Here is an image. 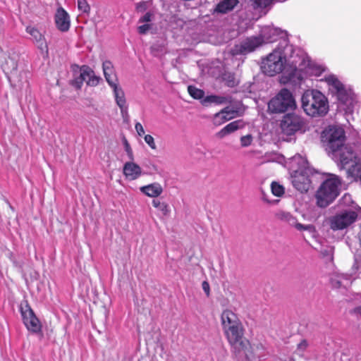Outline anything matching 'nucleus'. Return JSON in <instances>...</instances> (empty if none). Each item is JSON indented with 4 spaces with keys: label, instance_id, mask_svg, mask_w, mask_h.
<instances>
[{
    "label": "nucleus",
    "instance_id": "f257e3e1",
    "mask_svg": "<svg viewBox=\"0 0 361 361\" xmlns=\"http://www.w3.org/2000/svg\"><path fill=\"white\" fill-rule=\"evenodd\" d=\"M286 61V58L283 51L275 49L262 60L261 68L264 74L269 76H274L284 71L280 78L281 83L300 85L302 80L300 71L295 65L289 68L285 66Z\"/></svg>",
    "mask_w": 361,
    "mask_h": 361
},
{
    "label": "nucleus",
    "instance_id": "f03ea898",
    "mask_svg": "<svg viewBox=\"0 0 361 361\" xmlns=\"http://www.w3.org/2000/svg\"><path fill=\"white\" fill-rule=\"evenodd\" d=\"M223 331L228 343L233 348L235 355L243 352L246 358L250 360L247 353L250 343L244 336V328L242 322Z\"/></svg>",
    "mask_w": 361,
    "mask_h": 361
},
{
    "label": "nucleus",
    "instance_id": "7ed1b4c3",
    "mask_svg": "<svg viewBox=\"0 0 361 361\" xmlns=\"http://www.w3.org/2000/svg\"><path fill=\"white\" fill-rule=\"evenodd\" d=\"M341 185L339 178L334 176L326 179L317 190V207H326L338 195V187Z\"/></svg>",
    "mask_w": 361,
    "mask_h": 361
},
{
    "label": "nucleus",
    "instance_id": "20e7f679",
    "mask_svg": "<svg viewBox=\"0 0 361 361\" xmlns=\"http://www.w3.org/2000/svg\"><path fill=\"white\" fill-rule=\"evenodd\" d=\"M295 106L293 96L286 88L281 89L268 103V109L273 114L283 113Z\"/></svg>",
    "mask_w": 361,
    "mask_h": 361
},
{
    "label": "nucleus",
    "instance_id": "39448f33",
    "mask_svg": "<svg viewBox=\"0 0 361 361\" xmlns=\"http://www.w3.org/2000/svg\"><path fill=\"white\" fill-rule=\"evenodd\" d=\"M322 137V141L326 143L333 152L345 147V133L341 127L330 126L329 129L323 131Z\"/></svg>",
    "mask_w": 361,
    "mask_h": 361
},
{
    "label": "nucleus",
    "instance_id": "423d86ee",
    "mask_svg": "<svg viewBox=\"0 0 361 361\" xmlns=\"http://www.w3.org/2000/svg\"><path fill=\"white\" fill-rule=\"evenodd\" d=\"M20 311L23 320V323L27 329L35 334L41 333V322L36 317L35 312L27 301L20 304Z\"/></svg>",
    "mask_w": 361,
    "mask_h": 361
},
{
    "label": "nucleus",
    "instance_id": "0eeeda50",
    "mask_svg": "<svg viewBox=\"0 0 361 361\" xmlns=\"http://www.w3.org/2000/svg\"><path fill=\"white\" fill-rule=\"evenodd\" d=\"M357 213L353 210L342 212L331 219V228L333 230H343L353 224L357 220Z\"/></svg>",
    "mask_w": 361,
    "mask_h": 361
},
{
    "label": "nucleus",
    "instance_id": "6e6552de",
    "mask_svg": "<svg viewBox=\"0 0 361 361\" xmlns=\"http://www.w3.org/2000/svg\"><path fill=\"white\" fill-rule=\"evenodd\" d=\"M302 126V118L295 114H287L283 116L280 124L282 133L286 135H294Z\"/></svg>",
    "mask_w": 361,
    "mask_h": 361
},
{
    "label": "nucleus",
    "instance_id": "1a4fd4ad",
    "mask_svg": "<svg viewBox=\"0 0 361 361\" xmlns=\"http://www.w3.org/2000/svg\"><path fill=\"white\" fill-rule=\"evenodd\" d=\"M274 217L276 220L282 223L286 224L290 226L295 227L298 231H308L315 236V228L313 225H303L298 222L297 218L294 216L290 212L285 211H279L274 214Z\"/></svg>",
    "mask_w": 361,
    "mask_h": 361
},
{
    "label": "nucleus",
    "instance_id": "9d476101",
    "mask_svg": "<svg viewBox=\"0 0 361 361\" xmlns=\"http://www.w3.org/2000/svg\"><path fill=\"white\" fill-rule=\"evenodd\" d=\"M310 174L312 173L309 169L294 171L291 176L294 188L301 192H307L312 185Z\"/></svg>",
    "mask_w": 361,
    "mask_h": 361
},
{
    "label": "nucleus",
    "instance_id": "9b49d317",
    "mask_svg": "<svg viewBox=\"0 0 361 361\" xmlns=\"http://www.w3.org/2000/svg\"><path fill=\"white\" fill-rule=\"evenodd\" d=\"M264 43L262 35L250 37L243 40L240 44L235 45L233 49L234 54H245L255 51L257 47Z\"/></svg>",
    "mask_w": 361,
    "mask_h": 361
},
{
    "label": "nucleus",
    "instance_id": "f8f14e48",
    "mask_svg": "<svg viewBox=\"0 0 361 361\" xmlns=\"http://www.w3.org/2000/svg\"><path fill=\"white\" fill-rule=\"evenodd\" d=\"M339 161L342 169L355 170L359 159L350 147L345 146L339 149Z\"/></svg>",
    "mask_w": 361,
    "mask_h": 361
},
{
    "label": "nucleus",
    "instance_id": "ddd939ff",
    "mask_svg": "<svg viewBox=\"0 0 361 361\" xmlns=\"http://www.w3.org/2000/svg\"><path fill=\"white\" fill-rule=\"evenodd\" d=\"M324 80L329 86L335 89L337 99L340 102L345 104L350 100V93L336 77L333 75H329L325 77Z\"/></svg>",
    "mask_w": 361,
    "mask_h": 361
},
{
    "label": "nucleus",
    "instance_id": "4468645a",
    "mask_svg": "<svg viewBox=\"0 0 361 361\" xmlns=\"http://www.w3.org/2000/svg\"><path fill=\"white\" fill-rule=\"evenodd\" d=\"M302 107L304 111L309 116L316 115V92L312 90L305 91L301 99Z\"/></svg>",
    "mask_w": 361,
    "mask_h": 361
},
{
    "label": "nucleus",
    "instance_id": "2eb2a0df",
    "mask_svg": "<svg viewBox=\"0 0 361 361\" xmlns=\"http://www.w3.org/2000/svg\"><path fill=\"white\" fill-rule=\"evenodd\" d=\"M26 32L32 37L33 42L37 46L42 52L48 53V45L45 37L35 27L29 25L26 27Z\"/></svg>",
    "mask_w": 361,
    "mask_h": 361
},
{
    "label": "nucleus",
    "instance_id": "dca6fc26",
    "mask_svg": "<svg viewBox=\"0 0 361 361\" xmlns=\"http://www.w3.org/2000/svg\"><path fill=\"white\" fill-rule=\"evenodd\" d=\"M237 111L226 106L214 115L212 123L216 126H219L224 123L234 118Z\"/></svg>",
    "mask_w": 361,
    "mask_h": 361
},
{
    "label": "nucleus",
    "instance_id": "f3484780",
    "mask_svg": "<svg viewBox=\"0 0 361 361\" xmlns=\"http://www.w3.org/2000/svg\"><path fill=\"white\" fill-rule=\"evenodd\" d=\"M54 21L56 27L61 32H66L70 28V20L68 13L60 7L56 10Z\"/></svg>",
    "mask_w": 361,
    "mask_h": 361
},
{
    "label": "nucleus",
    "instance_id": "a211bd4d",
    "mask_svg": "<svg viewBox=\"0 0 361 361\" xmlns=\"http://www.w3.org/2000/svg\"><path fill=\"white\" fill-rule=\"evenodd\" d=\"M221 321L223 331L234 326L240 323L241 321L238 315L230 310H224L221 314Z\"/></svg>",
    "mask_w": 361,
    "mask_h": 361
},
{
    "label": "nucleus",
    "instance_id": "6ab92c4d",
    "mask_svg": "<svg viewBox=\"0 0 361 361\" xmlns=\"http://www.w3.org/2000/svg\"><path fill=\"white\" fill-rule=\"evenodd\" d=\"M123 173L126 178L129 180L137 179L142 174V169L140 166L131 161L126 162L123 168Z\"/></svg>",
    "mask_w": 361,
    "mask_h": 361
},
{
    "label": "nucleus",
    "instance_id": "aec40b11",
    "mask_svg": "<svg viewBox=\"0 0 361 361\" xmlns=\"http://www.w3.org/2000/svg\"><path fill=\"white\" fill-rule=\"evenodd\" d=\"M245 126V123L243 120H236L227 124L221 130H219L216 135L217 137L222 139L226 135L233 133L239 129L243 128Z\"/></svg>",
    "mask_w": 361,
    "mask_h": 361
},
{
    "label": "nucleus",
    "instance_id": "412c9836",
    "mask_svg": "<svg viewBox=\"0 0 361 361\" xmlns=\"http://www.w3.org/2000/svg\"><path fill=\"white\" fill-rule=\"evenodd\" d=\"M110 87L113 89L116 104L119 106L121 114H127L128 107L123 90L118 86V82Z\"/></svg>",
    "mask_w": 361,
    "mask_h": 361
},
{
    "label": "nucleus",
    "instance_id": "4be33fe9",
    "mask_svg": "<svg viewBox=\"0 0 361 361\" xmlns=\"http://www.w3.org/2000/svg\"><path fill=\"white\" fill-rule=\"evenodd\" d=\"M18 56L16 54L8 56L1 64L3 71L6 74L16 73L18 66Z\"/></svg>",
    "mask_w": 361,
    "mask_h": 361
},
{
    "label": "nucleus",
    "instance_id": "5701e85b",
    "mask_svg": "<svg viewBox=\"0 0 361 361\" xmlns=\"http://www.w3.org/2000/svg\"><path fill=\"white\" fill-rule=\"evenodd\" d=\"M102 68L105 79L109 86L118 82V78L115 73L114 66L109 61L103 62Z\"/></svg>",
    "mask_w": 361,
    "mask_h": 361
},
{
    "label": "nucleus",
    "instance_id": "b1692460",
    "mask_svg": "<svg viewBox=\"0 0 361 361\" xmlns=\"http://www.w3.org/2000/svg\"><path fill=\"white\" fill-rule=\"evenodd\" d=\"M140 190L143 194L150 197H157L163 192V188L159 183L142 186Z\"/></svg>",
    "mask_w": 361,
    "mask_h": 361
},
{
    "label": "nucleus",
    "instance_id": "393cba45",
    "mask_svg": "<svg viewBox=\"0 0 361 361\" xmlns=\"http://www.w3.org/2000/svg\"><path fill=\"white\" fill-rule=\"evenodd\" d=\"M238 4V0H221L216 4L214 12L222 14L227 13L233 11Z\"/></svg>",
    "mask_w": 361,
    "mask_h": 361
},
{
    "label": "nucleus",
    "instance_id": "a878e982",
    "mask_svg": "<svg viewBox=\"0 0 361 361\" xmlns=\"http://www.w3.org/2000/svg\"><path fill=\"white\" fill-rule=\"evenodd\" d=\"M329 111L327 97L317 90V116H324Z\"/></svg>",
    "mask_w": 361,
    "mask_h": 361
},
{
    "label": "nucleus",
    "instance_id": "bb28decb",
    "mask_svg": "<svg viewBox=\"0 0 361 361\" xmlns=\"http://www.w3.org/2000/svg\"><path fill=\"white\" fill-rule=\"evenodd\" d=\"M83 74H85L86 78L87 85L91 87L97 86L101 80V78L97 76L94 71L86 65H83Z\"/></svg>",
    "mask_w": 361,
    "mask_h": 361
},
{
    "label": "nucleus",
    "instance_id": "cd10ccee",
    "mask_svg": "<svg viewBox=\"0 0 361 361\" xmlns=\"http://www.w3.org/2000/svg\"><path fill=\"white\" fill-rule=\"evenodd\" d=\"M204 102H208L210 103H215L217 104H231L232 102L231 97H223V96H217V95H210L207 96L204 99Z\"/></svg>",
    "mask_w": 361,
    "mask_h": 361
},
{
    "label": "nucleus",
    "instance_id": "c85d7f7f",
    "mask_svg": "<svg viewBox=\"0 0 361 361\" xmlns=\"http://www.w3.org/2000/svg\"><path fill=\"white\" fill-rule=\"evenodd\" d=\"M86 82V78L85 74H83V66L80 67V75L79 76L75 78L73 80L71 81V85L74 87L77 90H80L84 82Z\"/></svg>",
    "mask_w": 361,
    "mask_h": 361
},
{
    "label": "nucleus",
    "instance_id": "c756f323",
    "mask_svg": "<svg viewBox=\"0 0 361 361\" xmlns=\"http://www.w3.org/2000/svg\"><path fill=\"white\" fill-rule=\"evenodd\" d=\"M154 207L157 208L163 215L166 216L169 213V206L166 202H160L157 199H154L152 202Z\"/></svg>",
    "mask_w": 361,
    "mask_h": 361
},
{
    "label": "nucleus",
    "instance_id": "7c9ffc66",
    "mask_svg": "<svg viewBox=\"0 0 361 361\" xmlns=\"http://www.w3.org/2000/svg\"><path fill=\"white\" fill-rule=\"evenodd\" d=\"M189 94L194 99H200L204 97V92L195 86L189 85L188 87Z\"/></svg>",
    "mask_w": 361,
    "mask_h": 361
},
{
    "label": "nucleus",
    "instance_id": "2f4dec72",
    "mask_svg": "<svg viewBox=\"0 0 361 361\" xmlns=\"http://www.w3.org/2000/svg\"><path fill=\"white\" fill-rule=\"evenodd\" d=\"M271 192L276 197H281L285 192L284 188L277 182H272L271 184Z\"/></svg>",
    "mask_w": 361,
    "mask_h": 361
},
{
    "label": "nucleus",
    "instance_id": "473e14b6",
    "mask_svg": "<svg viewBox=\"0 0 361 361\" xmlns=\"http://www.w3.org/2000/svg\"><path fill=\"white\" fill-rule=\"evenodd\" d=\"M223 80L228 87H233L238 85L235 75L233 73H228L224 74L223 76Z\"/></svg>",
    "mask_w": 361,
    "mask_h": 361
},
{
    "label": "nucleus",
    "instance_id": "72a5a7b5",
    "mask_svg": "<svg viewBox=\"0 0 361 361\" xmlns=\"http://www.w3.org/2000/svg\"><path fill=\"white\" fill-rule=\"evenodd\" d=\"M254 8H265L272 3L274 0H251Z\"/></svg>",
    "mask_w": 361,
    "mask_h": 361
},
{
    "label": "nucleus",
    "instance_id": "f704fd0d",
    "mask_svg": "<svg viewBox=\"0 0 361 361\" xmlns=\"http://www.w3.org/2000/svg\"><path fill=\"white\" fill-rule=\"evenodd\" d=\"M78 8L85 13H89L90 11V6L87 0H78Z\"/></svg>",
    "mask_w": 361,
    "mask_h": 361
},
{
    "label": "nucleus",
    "instance_id": "c9c22d12",
    "mask_svg": "<svg viewBox=\"0 0 361 361\" xmlns=\"http://www.w3.org/2000/svg\"><path fill=\"white\" fill-rule=\"evenodd\" d=\"M252 141V137L250 135H247L241 137L240 144L243 147L250 146Z\"/></svg>",
    "mask_w": 361,
    "mask_h": 361
},
{
    "label": "nucleus",
    "instance_id": "e433bc0d",
    "mask_svg": "<svg viewBox=\"0 0 361 361\" xmlns=\"http://www.w3.org/2000/svg\"><path fill=\"white\" fill-rule=\"evenodd\" d=\"M144 139H145V141L146 142V143L152 149H157V145L155 144V142H154V137L151 135H146L145 137H144Z\"/></svg>",
    "mask_w": 361,
    "mask_h": 361
},
{
    "label": "nucleus",
    "instance_id": "4c0bfd02",
    "mask_svg": "<svg viewBox=\"0 0 361 361\" xmlns=\"http://www.w3.org/2000/svg\"><path fill=\"white\" fill-rule=\"evenodd\" d=\"M124 147H125V150L128 154V157L129 158V159L130 161H133L134 160V155H133V150L128 143V142L127 141V140L125 139L124 140Z\"/></svg>",
    "mask_w": 361,
    "mask_h": 361
},
{
    "label": "nucleus",
    "instance_id": "58836bf2",
    "mask_svg": "<svg viewBox=\"0 0 361 361\" xmlns=\"http://www.w3.org/2000/svg\"><path fill=\"white\" fill-rule=\"evenodd\" d=\"M151 26L149 24H144L137 27V31L140 35L146 34L148 30L150 29Z\"/></svg>",
    "mask_w": 361,
    "mask_h": 361
},
{
    "label": "nucleus",
    "instance_id": "ea45409f",
    "mask_svg": "<svg viewBox=\"0 0 361 361\" xmlns=\"http://www.w3.org/2000/svg\"><path fill=\"white\" fill-rule=\"evenodd\" d=\"M152 14L150 12L146 13L142 18H140L139 23H148L151 21Z\"/></svg>",
    "mask_w": 361,
    "mask_h": 361
},
{
    "label": "nucleus",
    "instance_id": "a19ab883",
    "mask_svg": "<svg viewBox=\"0 0 361 361\" xmlns=\"http://www.w3.org/2000/svg\"><path fill=\"white\" fill-rule=\"evenodd\" d=\"M135 128L136 132L139 136H142L145 134V130H144L143 126L140 123H139V122L136 123L135 126Z\"/></svg>",
    "mask_w": 361,
    "mask_h": 361
},
{
    "label": "nucleus",
    "instance_id": "79ce46f5",
    "mask_svg": "<svg viewBox=\"0 0 361 361\" xmlns=\"http://www.w3.org/2000/svg\"><path fill=\"white\" fill-rule=\"evenodd\" d=\"M202 288L207 296L210 294V287L207 281H204L202 283Z\"/></svg>",
    "mask_w": 361,
    "mask_h": 361
},
{
    "label": "nucleus",
    "instance_id": "37998d69",
    "mask_svg": "<svg viewBox=\"0 0 361 361\" xmlns=\"http://www.w3.org/2000/svg\"><path fill=\"white\" fill-rule=\"evenodd\" d=\"M136 10L137 11H140V12L145 11L146 10V3L145 1L138 3L136 5Z\"/></svg>",
    "mask_w": 361,
    "mask_h": 361
},
{
    "label": "nucleus",
    "instance_id": "c03bdc74",
    "mask_svg": "<svg viewBox=\"0 0 361 361\" xmlns=\"http://www.w3.org/2000/svg\"><path fill=\"white\" fill-rule=\"evenodd\" d=\"M326 68L323 65H317V77L326 71Z\"/></svg>",
    "mask_w": 361,
    "mask_h": 361
},
{
    "label": "nucleus",
    "instance_id": "a18cd8bd",
    "mask_svg": "<svg viewBox=\"0 0 361 361\" xmlns=\"http://www.w3.org/2000/svg\"><path fill=\"white\" fill-rule=\"evenodd\" d=\"M307 345L306 341H302L299 345L298 348L300 349H305Z\"/></svg>",
    "mask_w": 361,
    "mask_h": 361
},
{
    "label": "nucleus",
    "instance_id": "49530a36",
    "mask_svg": "<svg viewBox=\"0 0 361 361\" xmlns=\"http://www.w3.org/2000/svg\"><path fill=\"white\" fill-rule=\"evenodd\" d=\"M353 312L361 315V306L356 307L355 308H354Z\"/></svg>",
    "mask_w": 361,
    "mask_h": 361
},
{
    "label": "nucleus",
    "instance_id": "de8ad7c7",
    "mask_svg": "<svg viewBox=\"0 0 361 361\" xmlns=\"http://www.w3.org/2000/svg\"><path fill=\"white\" fill-rule=\"evenodd\" d=\"M357 238H358V240H359V243L361 245V227H360V231L357 235Z\"/></svg>",
    "mask_w": 361,
    "mask_h": 361
},
{
    "label": "nucleus",
    "instance_id": "09e8293b",
    "mask_svg": "<svg viewBox=\"0 0 361 361\" xmlns=\"http://www.w3.org/2000/svg\"><path fill=\"white\" fill-rule=\"evenodd\" d=\"M9 255H10L11 257H12L13 253L11 252H10Z\"/></svg>",
    "mask_w": 361,
    "mask_h": 361
}]
</instances>
